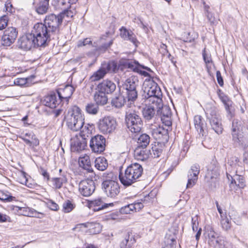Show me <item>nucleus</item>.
Masks as SVG:
<instances>
[{
	"mask_svg": "<svg viewBox=\"0 0 248 248\" xmlns=\"http://www.w3.org/2000/svg\"><path fill=\"white\" fill-rule=\"evenodd\" d=\"M194 124L195 127L199 134L202 136H205L207 133V126L203 118L201 115L195 116Z\"/></svg>",
	"mask_w": 248,
	"mask_h": 248,
	"instance_id": "20",
	"label": "nucleus"
},
{
	"mask_svg": "<svg viewBox=\"0 0 248 248\" xmlns=\"http://www.w3.org/2000/svg\"><path fill=\"white\" fill-rule=\"evenodd\" d=\"M150 154L155 158L158 157L160 156L162 152V150L158 145H155L152 147V150L149 151Z\"/></svg>",
	"mask_w": 248,
	"mask_h": 248,
	"instance_id": "47",
	"label": "nucleus"
},
{
	"mask_svg": "<svg viewBox=\"0 0 248 248\" xmlns=\"http://www.w3.org/2000/svg\"><path fill=\"white\" fill-rule=\"evenodd\" d=\"M134 207L132 204H129L123 207H122L120 212L121 213L128 214H130L131 211H133V208Z\"/></svg>",
	"mask_w": 248,
	"mask_h": 248,
	"instance_id": "51",
	"label": "nucleus"
},
{
	"mask_svg": "<svg viewBox=\"0 0 248 248\" xmlns=\"http://www.w3.org/2000/svg\"><path fill=\"white\" fill-rule=\"evenodd\" d=\"M61 101L60 97L57 98V94L53 93L46 96L42 100V103L46 107L54 108L59 105Z\"/></svg>",
	"mask_w": 248,
	"mask_h": 248,
	"instance_id": "21",
	"label": "nucleus"
},
{
	"mask_svg": "<svg viewBox=\"0 0 248 248\" xmlns=\"http://www.w3.org/2000/svg\"><path fill=\"white\" fill-rule=\"evenodd\" d=\"M62 22V15L51 14L46 16L44 23H37L34 26L47 43L58 38L59 26Z\"/></svg>",
	"mask_w": 248,
	"mask_h": 248,
	"instance_id": "1",
	"label": "nucleus"
},
{
	"mask_svg": "<svg viewBox=\"0 0 248 248\" xmlns=\"http://www.w3.org/2000/svg\"><path fill=\"white\" fill-rule=\"evenodd\" d=\"M9 18L7 16L4 15L0 17V30H2L7 27Z\"/></svg>",
	"mask_w": 248,
	"mask_h": 248,
	"instance_id": "49",
	"label": "nucleus"
},
{
	"mask_svg": "<svg viewBox=\"0 0 248 248\" xmlns=\"http://www.w3.org/2000/svg\"><path fill=\"white\" fill-rule=\"evenodd\" d=\"M97 87L99 91L108 94L113 93L115 90L116 85L112 81L107 79L99 83Z\"/></svg>",
	"mask_w": 248,
	"mask_h": 248,
	"instance_id": "22",
	"label": "nucleus"
},
{
	"mask_svg": "<svg viewBox=\"0 0 248 248\" xmlns=\"http://www.w3.org/2000/svg\"><path fill=\"white\" fill-rule=\"evenodd\" d=\"M92 41L91 40L90 38H85L83 40H79L77 44V46L78 47H81L83 46H86L87 45H92Z\"/></svg>",
	"mask_w": 248,
	"mask_h": 248,
	"instance_id": "54",
	"label": "nucleus"
},
{
	"mask_svg": "<svg viewBox=\"0 0 248 248\" xmlns=\"http://www.w3.org/2000/svg\"><path fill=\"white\" fill-rule=\"evenodd\" d=\"M134 155L137 160L144 161L149 157V151L146 148L137 147L134 150Z\"/></svg>",
	"mask_w": 248,
	"mask_h": 248,
	"instance_id": "27",
	"label": "nucleus"
},
{
	"mask_svg": "<svg viewBox=\"0 0 248 248\" xmlns=\"http://www.w3.org/2000/svg\"><path fill=\"white\" fill-rule=\"evenodd\" d=\"M30 211L31 213L30 214H31V215H30L29 217H35L40 218L43 217L44 214L42 213L38 212L33 209H31Z\"/></svg>",
	"mask_w": 248,
	"mask_h": 248,
	"instance_id": "61",
	"label": "nucleus"
},
{
	"mask_svg": "<svg viewBox=\"0 0 248 248\" xmlns=\"http://www.w3.org/2000/svg\"><path fill=\"white\" fill-rule=\"evenodd\" d=\"M216 76L217 82L220 86H223L224 85V82L221 76V73L219 71H217L216 73Z\"/></svg>",
	"mask_w": 248,
	"mask_h": 248,
	"instance_id": "63",
	"label": "nucleus"
},
{
	"mask_svg": "<svg viewBox=\"0 0 248 248\" xmlns=\"http://www.w3.org/2000/svg\"><path fill=\"white\" fill-rule=\"evenodd\" d=\"M212 129L217 134H220L223 131L221 119L217 112L216 108H211L209 110V115L207 116Z\"/></svg>",
	"mask_w": 248,
	"mask_h": 248,
	"instance_id": "11",
	"label": "nucleus"
},
{
	"mask_svg": "<svg viewBox=\"0 0 248 248\" xmlns=\"http://www.w3.org/2000/svg\"><path fill=\"white\" fill-rule=\"evenodd\" d=\"M66 125L73 131H78L84 125V118L81 109L77 106L72 107L65 118Z\"/></svg>",
	"mask_w": 248,
	"mask_h": 248,
	"instance_id": "5",
	"label": "nucleus"
},
{
	"mask_svg": "<svg viewBox=\"0 0 248 248\" xmlns=\"http://www.w3.org/2000/svg\"><path fill=\"white\" fill-rule=\"evenodd\" d=\"M47 43L45 41L40 33L37 31L33 26L31 33L22 37L19 39L18 44L20 48L28 50L32 47H39L45 46Z\"/></svg>",
	"mask_w": 248,
	"mask_h": 248,
	"instance_id": "2",
	"label": "nucleus"
},
{
	"mask_svg": "<svg viewBox=\"0 0 248 248\" xmlns=\"http://www.w3.org/2000/svg\"><path fill=\"white\" fill-rule=\"evenodd\" d=\"M200 168L198 164H194L191 167L187 173L188 180L186 188H191L196 184L200 173Z\"/></svg>",
	"mask_w": 248,
	"mask_h": 248,
	"instance_id": "17",
	"label": "nucleus"
},
{
	"mask_svg": "<svg viewBox=\"0 0 248 248\" xmlns=\"http://www.w3.org/2000/svg\"><path fill=\"white\" fill-rule=\"evenodd\" d=\"M110 32H107L101 37L100 41L101 45L98 47V50L105 51L112 45L113 39L110 36Z\"/></svg>",
	"mask_w": 248,
	"mask_h": 248,
	"instance_id": "24",
	"label": "nucleus"
},
{
	"mask_svg": "<svg viewBox=\"0 0 248 248\" xmlns=\"http://www.w3.org/2000/svg\"><path fill=\"white\" fill-rule=\"evenodd\" d=\"M95 188L94 182L91 179L83 180L78 184L79 192L84 197L91 196L94 192Z\"/></svg>",
	"mask_w": 248,
	"mask_h": 248,
	"instance_id": "15",
	"label": "nucleus"
},
{
	"mask_svg": "<svg viewBox=\"0 0 248 248\" xmlns=\"http://www.w3.org/2000/svg\"><path fill=\"white\" fill-rule=\"evenodd\" d=\"M144 94L143 96L146 102L156 103L161 105L162 93L159 86L153 80H149L144 83Z\"/></svg>",
	"mask_w": 248,
	"mask_h": 248,
	"instance_id": "4",
	"label": "nucleus"
},
{
	"mask_svg": "<svg viewBox=\"0 0 248 248\" xmlns=\"http://www.w3.org/2000/svg\"><path fill=\"white\" fill-rule=\"evenodd\" d=\"M30 146L36 147L39 144V141L32 132L27 133L19 137Z\"/></svg>",
	"mask_w": 248,
	"mask_h": 248,
	"instance_id": "26",
	"label": "nucleus"
},
{
	"mask_svg": "<svg viewBox=\"0 0 248 248\" xmlns=\"http://www.w3.org/2000/svg\"><path fill=\"white\" fill-rule=\"evenodd\" d=\"M87 146V140L75 136L70 140L71 150L72 152H79L85 149Z\"/></svg>",
	"mask_w": 248,
	"mask_h": 248,
	"instance_id": "18",
	"label": "nucleus"
},
{
	"mask_svg": "<svg viewBox=\"0 0 248 248\" xmlns=\"http://www.w3.org/2000/svg\"><path fill=\"white\" fill-rule=\"evenodd\" d=\"M92 126L89 124L83 125L80 130V136L83 139L86 140L87 138L89 137L92 135Z\"/></svg>",
	"mask_w": 248,
	"mask_h": 248,
	"instance_id": "40",
	"label": "nucleus"
},
{
	"mask_svg": "<svg viewBox=\"0 0 248 248\" xmlns=\"http://www.w3.org/2000/svg\"><path fill=\"white\" fill-rule=\"evenodd\" d=\"M141 68L146 69L148 71H151V70L150 68H148V67H147L146 66H141L138 62V63H137L136 66L134 67V69L133 71L138 73L140 74L141 75L144 76V77H150V74L148 72H147L145 71L142 70L141 69Z\"/></svg>",
	"mask_w": 248,
	"mask_h": 248,
	"instance_id": "42",
	"label": "nucleus"
},
{
	"mask_svg": "<svg viewBox=\"0 0 248 248\" xmlns=\"http://www.w3.org/2000/svg\"><path fill=\"white\" fill-rule=\"evenodd\" d=\"M138 62L131 61L127 59H121L119 61V65L124 66L125 68H128L132 71L134 69V67L136 66Z\"/></svg>",
	"mask_w": 248,
	"mask_h": 248,
	"instance_id": "41",
	"label": "nucleus"
},
{
	"mask_svg": "<svg viewBox=\"0 0 248 248\" xmlns=\"http://www.w3.org/2000/svg\"><path fill=\"white\" fill-rule=\"evenodd\" d=\"M161 120L163 124L168 128L171 125V116H161Z\"/></svg>",
	"mask_w": 248,
	"mask_h": 248,
	"instance_id": "53",
	"label": "nucleus"
},
{
	"mask_svg": "<svg viewBox=\"0 0 248 248\" xmlns=\"http://www.w3.org/2000/svg\"><path fill=\"white\" fill-rule=\"evenodd\" d=\"M49 3L48 1L41 0L36 6L35 10L40 15L46 14L48 9Z\"/></svg>",
	"mask_w": 248,
	"mask_h": 248,
	"instance_id": "38",
	"label": "nucleus"
},
{
	"mask_svg": "<svg viewBox=\"0 0 248 248\" xmlns=\"http://www.w3.org/2000/svg\"><path fill=\"white\" fill-rule=\"evenodd\" d=\"M106 139L101 135H96L91 139L90 147L92 151L94 153L101 154L105 149Z\"/></svg>",
	"mask_w": 248,
	"mask_h": 248,
	"instance_id": "13",
	"label": "nucleus"
},
{
	"mask_svg": "<svg viewBox=\"0 0 248 248\" xmlns=\"http://www.w3.org/2000/svg\"><path fill=\"white\" fill-rule=\"evenodd\" d=\"M75 204L72 203L70 201L67 200L63 203V211L65 213H69L75 208Z\"/></svg>",
	"mask_w": 248,
	"mask_h": 248,
	"instance_id": "46",
	"label": "nucleus"
},
{
	"mask_svg": "<svg viewBox=\"0 0 248 248\" xmlns=\"http://www.w3.org/2000/svg\"><path fill=\"white\" fill-rule=\"evenodd\" d=\"M106 93L98 90L94 95V100L98 105L103 106L108 102V97Z\"/></svg>",
	"mask_w": 248,
	"mask_h": 248,
	"instance_id": "30",
	"label": "nucleus"
},
{
	"mask_svg": "<svg viewBox=\"0 0 248 248\" xmlns=\"http://www.w3.org/2000/svg\"><path fill=\"white\" fill-rule=\"evenodd\" d=\"M135 239L132 233L128 232L124 237V239L121 242V248H129L135 242Z\"/></svg>",
	"mask_w": 248,
	"mask_h": 248,
	"instance_id": "33",
	"label": "nucleus"
},
{
	"mask_svg": "<svg viewBox=\"0 0 248 248\" xmlns=\"http://www.w3.org/2000/svg\"><path fill=\"white\" fill-rule=\"evenodd\" d=\"M75 10L73 9V10H71V7L69 9H65L63 10L59 15H62V20L63 18L64 17H72L75 14Z\"/></svg>",
	"mask_w": 248,
	"mask_h": 248,
	"instance_id": "48",
	"label": "nucleus"
},
{
	"mask_svg": "<svg viewBox=\"0 0 248 248\" xmlns=\"http://www.w3.org/2000/svg\"><path fill=\"white\" fill-rule=\"evenodd\" d=\"M151 133L155 140H165L169 138L168 129L163 126H153L151 128Z\"/></svg>",
	"mask_w": 248,
	"mask_h": 248,
	"instance_id": "19",
	"label": "nucleus"
},
{
	"mask_svg": "<svg viewBox=\"0 0 248 248\" xmlns=\"http://www.w3.org/2000/svg\"><path fill=\"white\" fill-rule=\"evenodd\" d=\"M231 218L230 216L228 217L227 216L224 217L220 218V223L222 228L226 231H228L231 229Z\"/></svg>",
	"mask_w": 248,
	"mask_h": 248,
	"instance_id": "44",
	"label": "nucleus"
},
{
	"mask_svg": "<svg viewBox=\"0 0 248 248\" xmlns=\"http://www.w3.org/2000/svg\"><path fill=\"white\" fill-rule=\"evenodd\" d=\"M52 187L56 189L62 188L63 184L67 182L66 178L64 176L60 177H53L51 178Z\"/></svg>",
	"mask_w": 248,
	"mask_h": 248,
	"instance_id": "35",
	"label": "nucleus"
},
{
	"mask_svg": "<svg viewBox=\"0 0 248 248\" xmlns=\"http://www.w3.org/2000/svg\"><path fill=\"white\" fill-rule=\"evenodd\" d=\"M208 240H215L218 237L217 236V233H216L213 229L210 228L208 230Z\"/></svg>",
	"mask_w": 248,
	"mask_h": 248,
	"instance_id": "57",
	"label": "nucleus"
},
{
	"mask_svg": "<svg viewBox=\"0 0 248 248\" xmlns=\"http://www.w3.org/2000/svg\"><path fill=\"white\" fill-rule=\"evenodd\" d=\"M113 203H105L100 198L95 199L91 202V206L93 207V210L94 211H98L102 209L106 208L108 205H112Z\"/></svg>",
	"mask_w": 248,
	"mask_h": 248,
	"instance_id": "31",
	"label": "nucleus"
},
{
	"mask_svg": "<svg viewBox=\"0 0 248 248\" xmlns=\"http://www.w3.org/2000/svg\"><path fill=\"white\" fill-rule=\"evenodd\" d=\"M75 88L71 85H66L63 88H59L57 90V94L60 99H65L67 100L72 96Z\"/></svg>",
	"mask_w": 248,
	"mask_h": 248,
	"instance_id": "25",
	"label": "nucleus"
},
{
	"mask_svg": "<svg viewBox=\"0 0 248 248\" xmlns=\"http://www.w3.org/2000/svg\"><path fill=\"white\" fill-rule=\"evenodd\" d=\"M143 172V168L139 163H132L128 166L124 173L120 172L119 175L121 183L127 186L136 182L141 176Z\"/></svg>",
	"mask_w": 248,
	"mask_h": 248,
	"instance_id": "3",
	"label": "nucleus"
},
{
	"mask_svg": "<svg viewBox=\"0 0 248 248\" xmlns=\"http://www.w3.org/2000/svg\"><path fill=\"white\" fill-rule=\"evenodd\" d=\"M30 210L31 208L29 207H21L20 210L19 212V215L29 217L30 216V215H31V214H30L31 213Z\"/></svg>",
	"mask_w": 248,
	"mask_h": 248,
	"instance_id": "58",
	"label": "nucleus"
},
{
	"mask_svg": "<svg viewBox=\"0 0 248 248\" xmlns=\"http://www.w3.org/2000/svg\"><path fill=\"white\" fill-rule=\"evenodd\" d=\"M148 103V105H146L143 108L142 114L146 120H150L155 116V112H157V109L155 108L157 104L151 102Z\"/></svg>",
	"mask_w": 248,
	"mask_h": 248,
	"instance_id": "23",
	"label": "nucleus"
},
{
	"mask_svg": "<svg viewBox=\"0 0 248 248\" xmlns=\"http://www.w3.org/2000/svg\"><path fill=\"white\" fill-rule=\"evenodd\" d=\"M175 243L174 239H171L168 242V244L164 248H175Z\"/></svg>",
	"mask_w": 248,
	"mask_h": 248,
	"instance_id": "64",
	"label": "nucleus"
},
{
	"mask_svg": "<svg viewBox=\"0 0 248 248\" xmlns=\"http://www.w3.org/2000/svg\"><path fill=\"white\" fill-rule=\"evenodd\" d=\"M219 175V166L216 161H212L207 167V172L205 176V181L211 187H216Z\"/></svg>",
	"mask_w": 248,
	"mask_h": 248,
	"instance_id": "10",
	"label": "nucleus"
},
{
	"mask_svg": "<svg viewBox=\"0 0 248 248\" xmlns=\"http://www.w3.org/2000/svg\"><path fill=\"white\" fill-rule=\"evenodd\" d=\"M102 188L108 197L114 198L120 193L119 184L113 180H105L102 184Z\"/></svg>",
	"mask_w": 248,
	"mask_h": 248,
	"instance_id": "12",
	"label": "nucleus"
},
{
	"mask_svg": "<svg viewBox=\"0 0 248 248\" xmlns=\"http://www.w3.org/2000/svg\"><path fill=\"white\" fill-rule=\"evenodd\" d=\"M218 95L219 98L224 104L226 110L227 111L228 114L230 115L232 117V114L230 108V107L232 105L231 101L229 100L228 96L225 95L220 90H219L218 91Z\"/></svg>",
	"mask_w": 248,
	"mask_h": 248,
	"instance_id": "29",
	"label": "nucleus"
},
{
	"mask_svg": "<svg viewBox=\"0 0 248 248\" xmlns=\"http://www.w3.org/2000/svg\"><path fill=\"white\" fill-rule=\"evenodd\" d=\"M221 240L218 237L215 240H208V244L215 248H222Z\"/></svg>",
	"mask_w": 248,
	"mask_h": 248,
	"instance_id": "50",
	"label": "nucleus"
},
{
	"mask_svg": "<svg viewBox=\"0 0 248 248\" xmlns=\"http://www.w3.org/2000/svg\"><path fill=\"white\" fill-rule=\"evenodd\" d=\"M159 51L163 56H165L169 53L167 46L164 44H161L160 45Z\"/></svg>",
	"mask_w": 248,
	"mask_h": 248,
	"instance_id": "59",
	"label": "nucleus"
},
{
	"mask_svg": "<svg viewBox=\"0 0 248 248\" xmlns=\"http://www.w3.org/2000/svg\"><path fill=\"white\" fill-rule=\"evenodd\" d=\"M155 107L157 109V115L161 116H168L171 115V109L168 106H164L163 104L162 100H161V105L159 106L156 105Z\"/></svg>",
	"mask_w": 248,
	"mask_h": 248,
	"instance_id": "32",
	"label": "nucleus"
},
{
	"mask_svg": "<svg viewBox=\"0 0 248 248\" xmlns=\"http://www.w3.org/2000/svg\"><path fill=\"white\" fill-rule=\"evenodd\" d=\"M125 122L127 128L132 133H138L141 131L143 125L142 121L135 111L126 112Z\"/></svg>",
	"mask_w": 248,
	"mask_h": 248,
	"instance_id": "8",
	"label": "nucleus"
},
{
	"mask_svg": "<svg viewBox=\"0 0 248 248\" xmlns=\"http://www.w3.org/2000/svg\"><path fill=\"white\" fill-rule=\"evenodd\" d=\"M18 31L15 27L7 28L4 31L1 37V44L3 46H9L16 41Z\"/></svg>",
	"mask_w": 248,
	"mask_h": 248,
	"instance_id": "14",
	"label": "nucleus"
},
{
	"mask_svg": "<svg viewBox=\"0 0 248 248\" xmlns=\"http://www.w3.org/2000/svg\"><path fill=\"white\" fill-rule=\"evenodd\" d=\"M232 179L231 184H234L238 187L243 188L246 186L245 178L243 176L235 174L233 177L230 175Z\"/></svg>",
	"mask_w": 248,
	"mask_h": 248,
	"instance_id": "34",
	"label": "nucleus"
},
{
	"mask_svg": "<svg viewBox=\"0 0 248 248\" xmlns=\"http://www.w3.org/2000/svg\"><path fill=\"white\" fill-rule=\"evenodd\" d=\"M116 65L113 62H109L95 72L90 78L92 81H95L102 78L108 72H115Z\"/></svg>",
	"mask_w": 248,
	"mask_h": 248,
	"instance_id": "16",
	"label": "nucleus"
},
{
	"mask_svg": "<svg viewBox=\"0 0 248 248\" xmlns=\"http://www.w3.org/2000/svg\"><path fill=\"white\" fill-rule=\"evenodd\" d=\"M132 204L134 207L133 210L135 212L139 211L143 207V205L141 202H137Z\"/></svg>",
	"mask_w": 248,
	"mask_h": 248,
	"instance_id": "60",
	"label": "nucleus"
},
{
	"mask_svg": "<svg viewBox=\"0 0 248 248\" xmlns=\"http://www.w3.org/2000/svg\"><path fill=\"white\" fill-rule=\"evenodd\" d=\"M202 56L203 60L206 65L207 71L209 73L210 70L211 68V65L210 63L212 64L213 63L211 57L210 55H208L206 53L205 49H204V50L202 51Z\"/></svg>",
	"mask_w": 248,
	"mask_h": 248,
	"instance_id": "45",
	"label": "nucleus"
},
{
	"mask_svg": "<svg viewBox=\"0 0 248 248\" xmlns=\"http://www.w3.org/2000/svg\"><path fill=\"white\" fill-rule=\"evenodd\" d=\"M116 120L112 116H106L99 119L97 126L100 132L108 134L113 132L117 126Z\"/></svg>",
	"mask_w": 248,
	"mask_h": 248,
	"instance_id": "9",
	"label": "nucleus"
},
{
	"mask_svg": "<svg viewBox=\"0 0 248 248\" xmlns=\"http://www.w3.org/2000/svg\"><path fill=\"white\" fill-rule=\"evenodd\" d=\"M150 141L149 136L146 134H143L140 135L137 140V147L146 148Z\"/></svg>",
	"mask_w": 248,
	"mask_h": 248,
	"instance_id": "39",
	"label": "nucleus"
},
{
	"mask_svg": "<svg viewBox=\"0 0 248 248\" xmlns=\"http://www.w3.org/2000/svg\"><path fill=\"white\" fill-rule=\"evenodd\" d=\"M192 230L193 231H196L198 230L199 223L198 221L197 216L192 218Z\"/></svg>",
	"mask_w": 248,
	"mask_h": 248,
	"instance_id": "62",
	"label": "nucleus"
},
{
	"mask_svg": "<svg viewBox=\"0 0 248 248\" xmlns=\"http://www.w3.org/2000/svg\"><path fill=\"white\" fill-rule=\"evenodd\" d=\"M27 78H17L14 81L15 85L23 86L27 83Z\"/></svg>",
	"mask_w": 248,
	"mask_h": 248,
	"instance_id": "55",
	"label": "nucleus"
},
{
	"mask_svg": "<svg viewBox=\"0 0 248 248\" xmlns=\"http://www.w3.org/2000/svg\"><path fill=\"white\" fill-rule=\"evenodd\" d=\"M86 110L89 114L95 115L99 110L98 105L96 103H89L86 106Z\"/></svg>",
	"mask_w": 248,
	"mask_h": 248,
	"instance_id": "43",
	"label": "nucleus"
},
{
	"mask_svg": "<svg viewBox=\"0 0 248 248\" xmlns=\"http://www.w3.org/2000/svg\"><path fill=\"white\" fill-rule=\"evenodd\" d=\"M47 205L52 210L57 211L59 209V205L51 200L47 202Z\"/></svg>",
	"mask_w": 248,
	"mask_h": 248,
	"instance_id": "56",
	"label": "nucleus"
},
{
	"mask_svg": "<svg viewBox=\"0 0 248 248\" xmlns=\"http://www.w3.org/2000/svg\"><path fill=\"white\" fill-rule=\"evenodd\" d=\"M127 99L125 96L119 95L113 98L111 101V104L112 106L116 108H121L124 104Z\"/></svg>",
	"mask_w": 248,
	"mask_h": 248,
	"instance_id": "37",
	"label": "nucleus"
},
{
	"mask_svg": "<svg viewBox=\"0 0 248 248\" xmlns=\"http://www.w3.org/2000/svg\"><path fill=\"white\" fill-rule=\"evenodd\" d=\"M15 199V197L5 194L4 193H0V200L4 202H11Z\"/></svg>",
	"mask_w": 248,
	"mask_h": 248,
	"instance_id": "52",
	"label": "nucleus"
},
{
	"mask_svg": "<svg viewBox=\"0 0 248 248\" xmlns=\"http://www.w3.org/2000/svg\"><path fill=\"white\" fill-rule=\"evenodd\" d=\"M78 163L79 166L86 170L88 172H91L93 171V169L91 164L90 157L88 155H84L83 156H80Z\"/></svg>",
	"mask_w": 248,
	"mask_h": 248,
	"instance_id": "28",
	"label": "nucleus"
},
{
	"mask_svg": "<svg viewBox=\"0 0 248 248\" xmlns=\"http://www.w3.org/2000/svg\"><path fill=\"white\" fill-rule=\"evenodd\" d=\"M242 123L238 119H234L232 122V136L234 143L244 149L248 147V135L242 132Z\"/></svg>",
	"mask_w": 248,
	"mask_h": 248,
	"instance_id": "7",
	"label": "nucleus"
},
{
	"mask_svg": "<svg viewBox=\"0 0 248 248\" xmlns=\"http://www.w3.org/2000/svg\"><path fill=\"white\" fill-rule=\"evenodd\" d=\"M139 83L138 78L132 76L127 78L122 85V93L130 104L134 103L138 98Z\"/></svg>",
	"mask_w": 248,
	"mask_h": 248,
	"instance_id": "6",
	"label": "nucleus"
},
{
	"mask_svg": "<svg viewBox=\"0 0 248 248\" xmlns=\"http://www.w3.org/2000/svg\"><path fill=\"white\" fill-rule=\"evenodd\" d=\"M95 167L99 170L103 171L108 167L107 159L104 157H99L95 159L94 161Z\"/></svg>",
	"mask_w": 248,
	"mask_h": 248,
	"instance_id": "36",
	"label": "nucleus"
}]
</instances>
